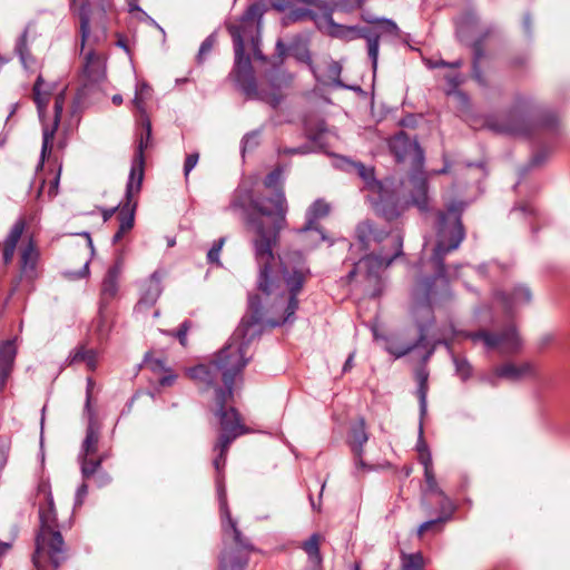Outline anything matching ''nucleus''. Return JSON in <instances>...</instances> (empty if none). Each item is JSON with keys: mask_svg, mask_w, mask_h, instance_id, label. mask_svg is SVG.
Segmentation results:
<instances>
[{"mask_svg": "<svg viewBox=\"0 0 570 570\" xmlns=\"http://www.w3.org/2000/svg\"><path fill=\"white\" fill-rule=\"evenodd\" d=\"M311 271L301 252L287 253L281 259V276L273 275L275 284H282V295L267 294L261 288L264 301L259 295H249V314L243 317L227 344L218 351L207 364H199L188 370L190 379L204 383L206 387L214 386L218 377L225 389L216 390V404L227 403L233 399L236 376L247 365L248 346L259 332V325L265 317L271 326H281L292 320L298 308L297 295L302 291ZM257 287H259L257 285Z\"/></svg>", "mask_w": 570, "mask_h": 570, "instance_id": "1", "label": "nucleus"}, {"mask_svg": "<svg viewBox=\"0 0 570 570\" xmlns=\"http://www.w3.org/2000/svg\"><path fill=\"white\" fill-rule=\"evenodd\" d=\"M283 169L272 170L264 180L267 188L275 190L271 198H255L250 202L253 212L247 213L245 224L250 233V244L255 262L259 268L258 286L269 294L276 293L284 297L282 284H275L273 275L281 276V268L273 269L275 264L274 248L279 240L281 232L286 227L287 204L281 188ZM283 257H279V261Z\"/></svg>", "mask_w": 570, "mask_h": 570, "instance_id": "2", "label": "nucleus"}, {"mask_svg": "<svg viewBox=\"0 0 570 570\" xmlns=\"http://www.w3.org/2000/svg\"><path fill=\"white\" fill-rule=\"evenodd\" d=\"M264 12L263 4L253 3L248 6L236 23L227 26L235 51L233 76L236 86L247 99L261 100L276 108L283 99L282 90L289 86L292 76L279 68L273 69L266 75V85L258 88L250 58L246 55V48L248 47L256 60H266L259 48Z\"/></svg>", "mask_w": 570, "mask_h": 570, "instance_id": "3", "label": "nucleus"}, {"mask_svg": "<svg viewBox=\"0 0 570 570\" xmlns=\"http://www.w3.org/2000/svg\"><path fill=\"white\" fill-rule=\"evenodd\" d=\"M355 237L362 249L371 253L353 265L347 274L348 281L356 274H363L368 279L377 278L381 271L403 255V235L380 229L368 219L356 225Z\"/></svg>", "mask_w": 570, "mask_h": 570, "instance_id": "4", "label": "nucleus"}, {"mask_svg": "<svg viewBox=\"0 0 570 570\" xmlns=\"http://www.w3.org/2000/svg\"><path fill=\"white\" fill-rule=\"evenodd\" d=\"M43 494L45 502L38 511L40 532H38V570L43 559H48L55 568L66 560V547L57 521V513L51 492L46 484H38V497Z\"/></svg>", "mask_w": 570, "mask_h": 570, "instance_id": "5", "label": "nucleus"}, {"mask_svg": "<svg viewBox=\"0 0 570 570\" xmlns=\"http://www.w3.org/2000/svg\"><path fill=\"white\" fill-rule=\"evenodd\" d=\"M145 132H141L134 161L126 186V203L118 213L119 228L112 237V244H117L122 236L134 227L136 203L132 202L135 194L140 191L144 179V150L148 147L151 137V124L148 118L142 122Z\"/></svg>", "mask_w": 570, "mask_h": 570, "instance_id": "6", "label": "nucleus"}, {"mask_svg": "<svg viewBox=\"0 0 570 570\" xmlns=\"http://www.w3.org/2000/svg\"><path fill=\"white\" fill-rule=\"evenodd\" d=\"M462 203H452L446 210L440 212L436 224V245L433 250L432 261L438 267V275L445 276L444 257L452 250L459 248L465 237L461 215Z\"/></svg>", "mask_w": 570, "mask_h": 570, "instance_id": "7", "label": "nucleus"}, {"mask_svg": "<svg viewBox=\"0 0 570 570\" xmlns=\"http://www.w3.org/2000/svg\"><path fill=\"white\" fill-rule=\"evenodd\" d=\"M389 147L397 161H403L413 154L416 170L410 176L409 183L412 187L411 200L421 212L429 210L428 180L423 173L424 153L416 140H411L404 132L400 131L389 139Z\"/></svg>", "mask_w": 570, "mask_h": 570, "instance_id": "8", "label": "nucleus"}, {"mask_svg": "<svg viewBox=\"0 0 570 570\" xmlns=\"http://www.w3.org/2000/svg\"><path fill=\"white\" fill-rule=\"evenodd\" d=\"M434 282L435 277L423 278L416 289L417 302L412 311L419 328V336L416 341L412 344H404L397 340H390L387 342L386 351L397 358L406 355L419 346L425 347L424 342L426 338V325L433 320L431 303L433 299L432 287Z\"/></svg>", "mask_w": 570, "mask_h": 570, "instance_id": "9", "label": "nucleus"}, {"mask_svg": "<svg viewBox=\"0 0 570 570\" xmlns=\"http://www.w3.org/2000/svg\"><path fill=\"white\" fill-rule=\"evenodd\" d=\"M224 535H230L235 544V550L225 549L220 557L222 570H245L249 554L254 551V546L237 527V522L229 519L222 520Z\"/></svg>", "mask_w": 570, "mask_h": 570, "instance_id": "10", "label": "nucleus"}, {"mask_svg": "<svg viewBox=\"0 0 570 570\" xmlns=\"http://www.w3.org/2000/svg\"><path fill=\"white\" fill-rule=\"evenodd\" d=\"M455 335H462L471 340L474 344L481 342L489 351L498 350L500 354L510 355L520 351L522 342L515 326L509 325L498 333L487 330L476 332H459Z\"/></svg>", "mask_w": 570, "mask_h": 570, "instance_id": "11", "label": "nucleus"}, {"mask_svg": "<svg viewBox=\"0 0 570 570\" xmlns=\"http://www.w3.org/2000/svg\"><path fill=\"white\" fill-rule=\"evenodd\" d=\"M226 404L227 403L217 404L216 411L223 432L214 450L220 453V458L226 456L232 442L246 432L245 426L240 423L239 414L236 409H226Z\"/></svg>", "mask_w": 570, "mask_h": 570, "instance_id": "12", "label": "nucleus"}, {"mask_svg": "<svg viewBox=\"0 0 570 570\" xmlns=\"http://www.w3.org/2000/svg\"><path fill=\"white\" fill-rule=\"evenodd\" d=\"M106 60L102 56L90 50L86 55L81 77V87L78 90V98L85 99L99 90L106 81Z\"/></svg>", "mask_w": 570, "mask_h": 570, "instance_id": "13", "label": "nucleus"}, {"mask_svg": "<svg viewBox=\"0 0 570 570\" xmlns=\"http://www.w3.org/2000/svg\"><path fill=\"white\" fill-rule=\"evenodd\" d=\"M535 375V366L531 362H523L515 364L505 362L493 368L491 374L482 375L480 380L491 386H498L499 380H508L511 382H519L525 377Z\"/></svg>", "mask_w": 570, "mask_h": 570, "instance_id": "14", "label": "nucleus"}, {"mask_svg": "<svg viewBox=\"0 0 570 570\" xmlns=\"http://www.w3.org/2000/svg\"><path fill=\"white\" fill-rule=\"evenodd\" d=\"M367 198L375 214L386 222L396 220L407 208V203L402 202L394 191L386 187L382 189V193L367 196Z\"/></svg>", "mask_w": 570, "mask_h": 570, "instance_id": "15", "label": "nucleus"}, {"mask_svg": "<svg viewBox=\"0 0 570 570\" xmlns=\"http://www.w3.org/2000/svg\"><path fill=\"white\" fill-rule=\"evenodd\" d=\"M122 271V261L117 259L112 266H110L102 278L100 286V301L99 312L102 311L117 298L119 293V279Z\"/></svg>", "mask_w": 570, "mask_h": 570, "instance_id": "16", "label": "nucleus"}, {"mask_svg": "<svg viewBox=\"0 0 570 570\" xmlns=\"http://www.w3.org/2000/svg\"><path fill=\"white\" fill-rule=\"evenodd\" d=\"M340 167L346 171L352 169L356 171L357 176L363 180L365 189L368 191L367 196H374L377 193H382V189L385 188V185L376 179L375 170L372 166H365L363 163L341 157Z\"/></svg>", "mask_w": 570, "mask_h": 570, "instance_id": "17", "label": "nucleus"}, {"mask_svg": "<svg viewBox=\"0 0 570 570\" xmlns=\"http://www.w3.org/2000/svg\"><path fill=\"white\" fill-rule=\"evenodd\" d=\"M424 478H425V482L428 485V490L431 493H435V494H439L440 497H442L441 505H442V511L444 514L434 520H429V521L423 522L419 527V531H417L419 534L424 533L425 531L432 529L433 527H439L442 523H444L446 520L450 519V515L453 511V505H452L451 501L443 495V492L438 487V483H436V480L434 476V472H433V468L424 470Z\"/></svg>", "mask_w": 570, "mask_h": 570, "instance_id": "18", "label": "nucleus"}, {"mask_svg": "<svg viewBox=\"0 0 570 570\" xmlns=\"http://www.w3.org/2000/svg\"><path fill=\"white\" fill-rule=\"evenodd\" d=\"M63 104H65V97H63V94L61 92L55 97L53 117H52L51 122L47 124L45 120H42L43 121V124H42V146H41V153H40V157H41L42 161L46 158H48L51 154L55 134L60 124Z\"/></svg>", "mask_w": 570, "mask_h": 570, "instance_id": "19", "label": "nucleus"}, {"mask_svg": "<svg viewBox=\"0 0 570 570\" xmlns=\"http://www.w3.org/2000/svg\"><path fill=\"white\" fill-rule=\"evenodd\" d=\"M368 432L366 430V423L363 417H360L355 423L352 424L348 435H347V444L351 448L352 453L354 454L355 464L357 466L364 468L365 463L363 461L364 454V445L368 441Z\"/></svg>", "mask_w": 570, "mask_h": 570, "instance_id": "20", "label": "nucleus"}, {"mask_svg": "<svg viewBox=\"0 0 570 570\" xmlns=\"http://www.w3.org/2000/svg\"><path fill=\"white\" fill-rule=\"evenodd\" d=\"M91 385H92V380L89 379L88 380V387H87L86 406H85V410H86V412L89 415V423H88V426H87V430H86V438H85V440L82 442L79 455H94L98 451V444H99V439H100L99 429L96 425L95 417H94L95 415H94V412H92L91 406H90V400H91L90 389H91Z\"/></svg>", "mask_w": 570, "mask_h": 570, "instance_id": "21", "label": "nucleus"}, {"mask_svg": "<svg viewBox=\"0 0 570 570\" xmlns=\"http://www.w3.org/2000/svg\"><path fill=\"white\" fill-rule=\"evenodd\" d=\"M161 292V275L156 271L142 283L138 307L153 306L159 298Z\"/></svg>", "mask_w": 570, "mask_h": 570, "instance_id": "22", "label": "nucleus"}, {"mask_svg": "<svg viewBox=\"0 0 570 570\" xmlns=\"http://www.w3.org/2000/svg\"><path fill=\"white\" fill-rule=\"evenodd\" d=\"M499 298L502 302L504 308L508 312H512L519 306L529 304L532 299V294L529 287L524 285H518L513 287L510 293H500Z\"/></svg>", "mask_w": 570, "mask_h": 570, "instance_id": "23", "label": "nucleus"}, {"mask_svg": "<svg viewBox=\"0 0 570 570\" xmlns=\"http://www.w3.org/2000/svg\"><path fill=\"white\" fill-rule=\"evenodd\" d=\"M16 352L13 341H6L0 344V389L4 386L10 374Z\"/></svg>", "mask_w": 570, "mask_h": 570, "instance_id": "24", "label": "nucleus"}, {"mask_svg": "<svg viewBox=\"0 0 570 570\" xmlns=\"http://www.w3.org/2000/svg\"><path fill=\"white\" fill-rule=\"evenodd\" d=\"M328 213H330V205L326 202H324L322 199L314 202L307 210L306 224L304 225V227L298 229V232L304 233L307 230L317 229L316 222L318 219L327 216Z\"/></svg>", "mask_w": 570, "mask_h": 570, "instance_id": "25", "label": "nucleus"}, {"mask_svg": "<svg viewBox=\"0 0 570 570\" xmlns=\"http://www.w3.org/2000/svg\"><path fill=\"white\" fill-rule=\"evenodd\" d=\"M23 230H24V223L22 220H18L12 226V228L4 242V246H3V261L6 264L12 259L17 243L20 239Z\"/></svg>", "mask_w": 570, "mask_h": 570, "instance_id": "26", "label": "nucleus"}, {"mask_svg": "<svg viewBox=\"0 0 570 570\" xmlns=\"http://www.w3.org/2000/svg\"><path fill=\"white\" fill-rule=\"evenodd\" d=\"M370 23H374V28H366L367 30L374 31L377 35V49L380 48V39L383 35H391L393 37L400 36V28L397 24L387 18H377L367 20ZM362 29L361 27H358Z\"/></svg>", "mask_w": 570, "mask_h": 570, "instance_id": "27", "label": "nucleus"}, {"mask_svg": "<svg viewBox=\"0 0 570 570\" xmlns=\"http://www.w3.org/2000/svg\"><path fill=\"white\" fill-rule=\"evenodd\" d=\"M108 458L107 453H101L97 459L92 455H79L81 474L83 479H89L100 471L102 462Z\"/></svg>", "mask_w": 570, "mask_h": 570, "instance_id": "28", "label": "nucleus"}, {"mask_svg": "<svg viewBox=\"0 0 570 570\" xmlns=\"http://www.w3.org/2000/svg\"><path fill=\"white\" fill-rule=\"evenodd\" d=\"M70 364L85 363L87 368L94 371L97 366V354L92 348L83 346L76 348L69 356Z\"/></svg>", "mask_w": 570, "mask_h": 570, "instance_id": "29", "label": "nucleus"}, {"mask_svg": "<svg viewBox=\"0 0 570 570\" xmlns=\"http://www.w3.org/2000/svg\"><path fill=\"white\" fill-rule=\"evenodd\" d=\"M444 344L451 353L452 362L455 367V374L460 377L461 381H468L473 374V366L465 357H461L454 354L451 351L450 344L448 342H445Z\"/></svg>", "mask_w": 570, "mask_h": 570, "instance_id": "30", "label": "nucleus"}, {"mask_svg": "<svg viewBox=\"0 0 570 570\" xmlns=\"http://www.w3.org/2000/svg\"><path fill=\"white\" fill-rule=\"evenodd\" d=\"M90 4L88 2L80 4L78 16L80 19L81 50L85 48L90 35Z\"/></svg>", "mask_w": 570, "mask_h": 570, "instance_id": "31", "label": "nucleus"}, {"mask_svg": "<svg viewBox=\"0 0 570 570\" xmlns=\"http://www.w3.org/2000/svg\"><path fill=\"white\" fill-rule=\"evenodd\" d=\"M428 376H429V374L425 368H420L416 372V379L419 382L417 395H419V401H420L421 416L425 415V413H426Z\"/></svg>", "mask_w": 570, "mask_h": 570, "instance_id": "32", "label": "nucleus"}, {"mask_svg": "<svg viewBox=\"0 0 570 570\" xmlns=\"http://www.w3.org/2000/svg\"><path fill=\"white\" fill-rule=\"evenodd\" d=\"M424 558L422 553H402L401 556V570H423Z\"/></svg>", "mask_w": 570, "mask_h": 570, "instance_id": "33", "label": "nucleus"}, {"mask_svg": "<svg viewBox=\"0 0 570 570\" xmlns=\"http://www.w3.org/2000/svg\"><path fill=\"white\" fill-rule=\"evenodd\" d=\"M489 127L492 130H494L497 132H502V134H510V135H527L528 134V129L525 127L524 119L518 120L517 124L511 122V124L500 125V126L490 124Z\"/></svg>", "mask_w": 570, "mask_h": 570, "instance_id": "34", "label": "nucleus"}, {"mask_svg": "<svg viewBox=\"0 0 570 570\" xmlns=\"http://www.w3.org/2000/svg\"><path fill=\"white\" fill-rule=\"evenodd\" d=\"M363 2V0H331V3H327L331 9V18H333L334 11L350 12L361 8Z\"/></svg>", "mask_w": 570, "mask_h": 570, "instance_id": "35", "label": "nucleus"}, {"mask_svg": "<svg viewBox=\"0 0 570 570\" xmlns=\"http://www.w3.org/2000/svg\"><path fill=\"white\" fill-rule=\"evenodd\" d=\"M151 88L144 81H139L136 85L135 97L132 104L141 112L145 111L144 101L150 96Z\"/></svg>", "mask_w": 570, "mask_h": 570, "instance_id": "36", "label": "nucleus"}, {"mask_svg": "<svg viewBox=\"0 0 570 570\" xmlns=\"http://www.w3.org/2000/svg\"><path fill=\"white\" fill-rule=\"evenodd\" d=\"M320 535L317 533L312 534L308 540L303 544L304 551L307 553L311 560L320 561Z\"/></svg>", "mask_w": 570, "mask_h": 570, "instance_id": "37", "label": "nucleus"}, {"mask_svg": "<svg viewBox=\"0 0 570 570\" xmlns=\"http://www.w3.org/2000/svg\"><path fill=\"white\" fill-rule=\"evenodd\" d=\"M16 52L18 53L23 68L28 70L30 68L29 60L31 61V57L27 50V31H24L17 41Z\"/></svg>", "mask_w": 570, "mask_h": 570, "instance_id": "38", "label": "nucleus"}, {"mask_svg": "<svg viewBox=\"0 0 570 570\" xmlns=\"http://www.w3.org/2000/svg\"><path fill=\"white\" fill-rule=\"evenodd\" d=\"M217 42L216 33H210L200 45L198 53H197V62L203 63L206 57L213 51L215 45Z\"/></svg>", "mask_w": 570, "mask_h": 570, "instance_id": "39", "label": "nucleus"}, {"mask_svg": "<svg viewBox=\"0 0 570 570\" xmlns=\"http://www.w3.org/2000/svg\"><path fill=\"white\" fill-rule=\"evenodd\" d=\"M150 365L154 371L165 370L166 374L159 379L161 386H170L176 382L177 375L173 373L171 370H166L163 361L155 360Z\"/></svg>", "mask_w": 570, "mask_h": 570, "instance_id": "40", "label": "nucleus"}, {"mask_svg": "<svg viewBox=\"0 0 570 570\" xmlns=\"http://www.w3.org/2000/svg\"><path fill=\"white\" fill-rule=\"evenodd\" d=\"M226 237H220L216 239L209 250L207 252V262L209 264H216L217 266H222L219 261L220 252L225 245Z\"/></svg>", "mask_w": 570, "mask_h": 570, "instance_id": "41", "label": "nucleus"}, {"mask_svg": "<svg viewBox=\"0 0 570 570\" xmlns=\"http://www.w3.org/2000/svg\"><path fill=\"white\" fill-rule=\"evenodd\" d=\"M21 264L23 271L33 269L36 266V257L32 240H30L28 246L22 250Z\"/></svg>", "mask_w": 570, "mask_h": 570, "instance_id": "42", "label": "nucleus"}, {"mask_svg": "<svg viewBox=\"0 0 570 570\" xmlns=\"http://www.w3.org/2000/svg\"><path fill=\"white\" fill-rule=\"evenodd\" d=\"M217 492H218V500H219V510H220V519H229L230 511L227 504V498H226V491L224 485L220 482H217Z\"/></svg>", "mask_w": 570, "mask_h": 570, "instance_id": "43", "label": "nucleus"}, {"mask_svg": "<svg viewBox=\"0 0 570 570\" xmlns=\"http://www.w3.org/2000/svg\"><path fill=\"white\" fill-rule=\"evenodd\" d=\"M481 43L474 45L473 76L479 83H483L482 73L479 67V60L482 57Z\"/></svg>", "mask_w": 570, "mask_h": 570, "instance_id": "44", "label": "nucleus"}, {"mask_svg": "<svg viewBox=\"0 0 570 570\" xmlns=\"http://www.w3.org/2000/svg\"><path fill=\"white\" fill-rule=\"evenodd\" d=\"M199 159L198 153H193L186 156L185 164H184V175L187 179L190 171L196 167Z\"/></svg>", "mask_w": 570, "mask_h": 570, "instance_id": "45", "label": "nucleus"}, {"mask_svg": "<svg viewBox=\"0 0 570 570\" xmlns=\"http://www.w3.org/2000/svg\"><path fill=\"white\" fill-rule=\"evenodd\" d=\"M191 326L190 321H184L179 328L176 331L175 336L178 338L183 346L187 345V333Z\"/></svg>", "mask_w": 570, "mask_h": 570, "instance_id": "46", "label": "nucleus"}, {"mask_svg": "<svg viewBox=\"0 0 570 570\" xmlns=\"http://www.w3.org/2000/svg\"><path fill=\"white\" fill-rule=\"evenodd\" d=\"M258 131H252L249 134H246L242 140L243 144V153L246 151L248 148H254L258 145Z\"/></svg>", "mask_w": 570, "mask_h": 570, "instance_id": "47", "label": "nucleus"}, {"mask_svg": "<svg viewBox=\"0 0 570 570\" xmlns=\"http://www.w3.org/2000/svg\"><path fill=\"white\" fill-rule=\"evenodd\" d=\"M88 494V485L86 482H82L77 491L75 497V508L80 507L83 503L85 498Z\"/></svg>", "mask_w": 570, "mask_h": 570, "instance_id": "48", "label": "nucleus"}, {"mask_svg": "<svg viewBox=\"0 0 570 570\" xmlns=\"http://www.w3.org/2000/svg\"><path fill=\"white\" fill-rule=\"evenodd\" d=\"M420 451V462L425 469H432V458L429 451L425 450V445H422V448L419 445Z\"/></svg>", "mask_w": 570, "mask_h": 570, "instance_id": "49", "label": "nucleus"}, {"mask_svg": "<svg viewBox=\"0 0 570 570\" xmlns=\"http://www.w3.org/2000/svg\"><path fill=\"white\" fill-rule=\"evenodd\" d=\"M96 474L97 487L102 488L111 482V476L107 472L99 471Z\"/></svg>", "mask_w": 570, "mask_h": 570, "instance_id": "50", "label": "nucleus"}, {"mask_svg": "<svg viewBox=\"0 0 570 570\" xmlns=\"http://www.w3.org/2000/svg\"><path fill=\"white\" fill-rule=\"evenodd\" d=\"M60 168L58 169L56 176L53 177V179L50 181V186H49V190H48V194L50 197L52 196H56L57 195V191H58V185H59V180H60Z\"/></svg>", "mask_w": 570, "mask_h": 570, "instance_id": "51", "label": "nucleus"}, {"mask_svg": "<svg viewBox=\"0 0 570 570\" xmlns=\"http://www.w3.org/2000/svg\"><path fill=\"white\" fill-rule=\"evenodd\" d=\"M41 82H42V79L40 77H38V100H37V104H38V116H39V118L42 119V107L45 105V100H43V98L40 95Z\"/></svg>", "mask_w": 570, "mask_h": 570, "instance_id": "52", "label": "nucleus"}, {"mask_svg": "<svg viewBox=\"0 0 570 570\" xmlns=\"http://www.w3.org/2000/svg\"><path fill=\"white\" fill-rule=\"evenodd\" d=\"M308 151H309V149H308L307 146H301V147H297V148L284 149L282 153L286 154V155H294V154L305 155Z\"/></svg>", "mask_w": 570, "mask_h": 570, "instance_id": "53", "label": "nucleus"}, {"mask_svg": "<svg viewBox=\"0 0 570 570\" xmlns=\"http://www.w3.org/2000/svg\"><path fill=\"white\" fill-rule=\"evenodd\" d=\"M226 463V456L220 458V453L215 458L214 460V466L217 470V472H220V470L225 466Z\"/></svg>", "mask_w": 570, "mask_h": 570, "instance_id": "54", "label": "nucleus"}, {"mask_svg": "<svg viewBox=\"0 0 570 570\" xmlns=\"http://www.w3.org/2000/svg\"><path fill=\"white\" fill-rule=\"evenodd\" d=\"M448 82H449V85H450L453 89H455V88H458V87L461 85V82H462V80H461V76L458 73V75H454V76H452V77H448Z\"/></svg>", "mask_w": 570, "mask_h": 570, "instance_id": "55", "label": "nucleus"}, {"mask_svg": "<svg viewBox=\"0 0 570 570\" xmlns=\"http://www.w3.org/2000/svg\"><path fill=\"white\" fill-rule=\"evenodd\" d=\"M355 353L352 352L343 365V372L346 373L353 367Z\"/></svg>", "mask_w": 570, "mask_h": 570, "instance_id": "56", "label": "nucleus"}, {"mask_svg": "<svg viewBox=\"0 0 570 570\" xmlns=\"http://www.w3.org/2000/svg\"><path fill=\"white\" fill-rule=\"evenodd\" d=\"M273 8H275L277 11H284L288 8V3L284 1L278 0H271Z\"/></svg>", "mask_w": 570, "mask_h": 570, "instance_id": "57", "label": "nucleus"}, {"mask_svg": "<svg viewBox=\"0 0 570 570\" xmlns=\"http://www.w3.org/2000/svg\"><path fill=\"white\" fill-rule=\"evenodd\" d=\"M117 208L118 207L102 209L101 214H102L104 222L109 220L112 217V215L116 213Z\"/></svg>", "mask_w": 570, "mask_h": 570, "instance_id": "58", "label": "nucleus"}, {"mask_svg": "<svg viewBox=\"0 0 570 570\" xmlns=\"http://www.w3.org/2000/svg\"><path fill=\"white\" fill-rule=\"evenodd\" d=\"M428 66H429L430 68L434 69V68H440V67H446V66H448V62H446V61H444V60H442V59L436 60V61H431V60H430V61L428 62Z\"/></svg>", "mask_w": 570, "mask_h": 570, "instance_id": "59", "label": "nucleus"}, {"mask_svg": "<svg viewBox=\"0 0 570 570\" xmlns=\"http://www.w3.org/2000/svg\"><path fill=\"white\" fill-rule=\"evenodd\" d=\"M328 69L331 71V73L335 77H337L341 72V67L336 62H331L328 65Z\"/></svg>", "mask_w": 570, "mask_h": 570, "instance_id": "60", "label": "nucleus"}, {"mask_svg": "<svg viewBox=\"0 0 570 570\" xmlns=\"http://www.w3.org/2000/svg\"><path fill=\"white\" fill-rule=\"evenodd\" d=\"M514 210H520L524 214H530V215H533L534 214V208L530 205H522L518 208H514Z\"/></svg>", "mask_w": 570, "mask_h": 570, "instance_id": "61", "label": "nucleus"}, {"mask_svg": "<svg viewBox=\"0 0 570 570\" xmlns=\"http://www.w3.org/2000/svg\"><path fill=\"white\" fill-rule=\"evenodd\" d=\"M557 119L554 116H549L546 120H542L541 125L544 127H551L556 124Z\"/></svg>", "mask_w": 570, "mask_h": 570, "instance_id": "62", "label": "nucleus"}, {"mask_svg": "<svg viewBox=\"0 0 570 570\" xmlns=\"http://www.w3.org/2000/svg\"><path fill=\"white\" fill-rule=\"evenodd\" d=\"M11 548V543L0 541V556H3Z\"/></svg>", "mask_w": 570, "mask_h": 570, "instance_id": "63", "label": "nucleus"}, {"mask_svg": "<svg viewBox=\"0 0 570 570\" xmlns=\"http://www.w3.org/2000/svg\"><path fill=\"white\" fill-rule=\"evenodd\" d=\"M116 45H117L118 47H120L121 49H124L126 52H129V48H128V46H127V42H126V40H125L122 37H120V38L117 40Z\"/></svg>", "mask_w": 570, "mask_h": 570, "instance_id": "64", "label": "nucleus"}]
</instances>
